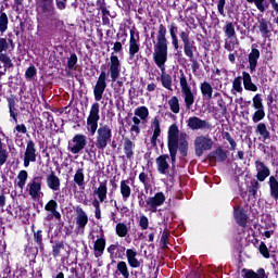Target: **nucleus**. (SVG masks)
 <instances>
[{
	"label": "nucleus",
	"mask_w": 278,
	"mask_h": 278,
	"mask_svg": "<svg viewBox=\"0 0 278 278\" xmlns=\"http://www.w3.org/2000/svg\"><path fill=\"white\" fill-rule=\"evenodd\" d=\"M42 181H45V176L39 174L35 176L28 184V192L33 199H38V197H40Z\"/></svg>",
	"instance_id": "11"
},
{
	"label": "nucleus",
	"mask_w": 278,
	"mask_h": 278,
	"mask_svg": "<svg viewBox=\"0 0 278 278\" xmlns=\"http://www.w3.org/2000/svg\"><path fill=\"white\" fill-rule=\"evenodd\" d=\"M106 80H108V73L105 72V65H102L101 73L93 88V97L96 101H101V99H103V92H105V88H108Z\"/></svg>",
	"instance_id": "7"
},
{
	"label": "nucleus",
	"mask_w": 278,
	"mask_h": 278,
	"mask_svg": "<svg viewBox=\"0 0 278 278\" xmlns=\"http://www.w3.org/2000/svg\"><path fill=\"white\" fill-rule=\"evenodd\" d=\"M36 75H37V71H36V66L34 65H30L25 72L26 79H34Z\"/></svg>",
	"instance_id": "62"
},
{
	"label": "nucleus",
	"mask_w": 278,
	"mask_h": 278,
	"mask_svg": "<svg viewBox=\"0 0 278 278\" xmlns=\"http://www.w3.org/2000/svg\"><path fill=\"white\" fill-rule=\"evenodd\" d=\"M115 232L118 238H125L127 237V233H129V229L125 223H117L115 226Z\"/></svg>",
	"instance_id": "41"
},
{
	"label": "nucleus",
	"mask_w": 278,
	"mask_h": 278,
	"mask_svg": "<svg viewBox=\"0 0 278 278\" xmlns=\"http://www.w3.org/2000/svg\"><path fill=\"white\" fill-rule=\"evenodd\" d=\"M260 55H261L260 50L256 48H252L251 52L248 54L250 73H255V70L257 68V61L260 60Z\"/></svg>",
	"instance_id": "20"
},
{
	"label": "nucleus",
	"mask_w": 278,
	"mask_h": 278,
	"mask_svg": "<svg viewBox=\"0 0 278 278\" xmlns=\"http://www.w3.org/2000/svg\"><path fill=\"white\" fill-rule=\"evenodd\" d=\"M127 263L130 268H140V261H138V252L134 249L126 250Z\"/></svg>",
	"instance_id": "23"
},
{
	"label": "nucleus",
	"mask_w": 278,
	"mask_h": 278,
	"mask_svg": "<svg viewBox=\"0 0 278 278\" xmlns=\"http://www.w3.org/2000/svg\"><path fill=\"white\" fill-rule=\"evenodd\" d=\"M222 138L224 140H227V142H229L231 151H236V147H238V143L233 138H231V134L229 131L223 130Z\"/></svg>",
	"instance_id": "48"
},
{
	"label": "nucleus",
	"mask_w": 278,
	"mask_h": 278,
	"mask_svg": "<svg viewBox=\"0 0 278 278\" xmlns=\"http://www.w3.org/2000/svg\"><path fill=\"white\" fill-rule=\"evenodd\" d=\"M129 180H122L119 190L122 194L123 201H128L129 197H131V187H129Z\"/></svg>",
	"instance_id": "37"
},
{
	"label": "nucleus",
	"mask_w": 278,
	"mask_h": 278,
	"mask_svg": "<svg viewBox=\"0 0 278 278\" xmlns=\"http://www.w3.org/2000/svg\"><path fill=\"white\" fill-rule=\"evenodd\" d=\"M217 12L220 16H225V5H227V0H216Z\"/></svg>",
	"instance_id": "60"
},
{
	"label": "nucleus",
	"mask_w": 278,
	"mask_h": 278,
	"mask_svg": "<svg viewBox=\"0 0 278 278\" xmlns=\"http://www.w3.org/2000/svg\"><path fill=\"white\" fill-rule=\"evenodd\" d=\"M77 216H76V225L77 229H86V225H88V215L84 211V208H77Z\"/></svg>",
	"instance_id": "29"
},
{
	"label": "nucleus",
	"mask_w": 278,
	"mask_h": 278,
	"mask_svg": "<svg viewBox=\"0 0 278 278\" xmlns=\"http://www.w3.org/2000/svg\"><path fill=\"white\" fill-rule=\"evenodd\" d=\"M265 117H266V112L264 111V109H258L254 112L252 116V121L253 123H260V121H264Z\"/></svg>",
	"instance_id": "52"
},
{
	"label": "nucleus",
	"mask_w": 278,
	"mask_h": 278,
	"mask_svg": "<svg viewBox=\"0 0 278 278\" xmlns=\"http://www.w3.org/2000/svg\"><path fill=\"white\" fill-rule=\"evenodd\" d=\"M257 28L262 38H264L265 40L273 36V24L266 18L262 17L261 20H258Z\"/></svg>",
	"instance_id": "17"
},
{
	"label": "nucleus",
	"mask_w": 278,
	"mask_h": 278,
	"mask_svg": "<svg viewBox=\"0 0 278 278\" xmlns=\"http://www.w3.org/2000/svg\"><path fill=\"white\" fill-rule=\"evenodd\" d=\"M169 29V36L172 39V45L175 49V51L179 50V37H177V34H179V27L175 22H172L170 25H168Z\"/></svg>",
	"instance_id": "21"
},
{
	"label": "nucleus",
	"mask_w": 278,
	"mask_h": 278,
	"mask_svg": "<svg viewBox=\"0 0 278 278\" xmlns=\"http://www.w3.org/2000/svg\"><path fill=\"white\" fill-rule=\"evenodd\" d=\"M257 190H260V180L252 179L248 187V192L255 199V197H257Z\"/></svg>",
	"instance_id": "44"
},
{
	"label": "nucleus",
	"mask_w": 278,
	"mask_h": 278,
	"mask_svg": "<svg viewBox=\"0 0 278 278\" xmlns=\"http://www.w3.org/2000/svg\"><path fill=\"white\" fill-rule=\"evenodd\" d=\"M135 116H138L141 121L149 118V109L147 106H138L135 110Z\"/></svg>",
	"instance_id": "46"
},
{
	"label": "nucleus",
	"mask_w": 278,
	"mask_h": 278,
	"mask_svg": "<svg viewBox=\"0 0 278 278\" xmlns=\"http://www.w3.org/2000/svg\"><path fill=\"white\" fill-rule=\"evenodd\" d=\"M94 257H101L105 251V238H99L93 244Z\"/></svg>",
	"instance_id": "36"
},
{
	"label": "nucleus",
	"mask_w": 278,
	"mask_h": 278,
	"mask_svg": "<svg viewBox=\"0 0 278 278\" xmlns=\"http://www.w3.org/2000/svg\"><path fill=\"white\" fill-rule=\"evenodd\" d=\"M8 157H10V153L5 147L0 148V167L8 162Z\"/></svg>",
	"instance_id": "57"
},
{
	"label": "nucleus",
	"mask_w": 278,
	"mask_h": 278,
	"mask_svg": "<svg viewBox=\"0 0 278 278\" xmlns=\"http://www.w3.org/2000/svg\"><path fill=\"white\" fill-rule=\"evenodd\" d=\"M10 49V43L7 38L0 37V55H7L3 51H8Z\"/></svg>",
	"instance_id": "59"
},
{
	"label": "nucleus",
	"mask_w": 278,
	"mask_h": 278,
	"mask_svg": "<svg viewBox=\"0 0 278 278\" xmlns=\"http://www.w3.org/2000/svg\"><path fill=\"white\" fill-rule=\"evenodd\" d=\"M139 226L142 230L149 229V217L144 215L140 216Z\"/></svg>",
	"instance_id": "63"
},
{
	"label": "nucleus",
	"mask_w": 278,
	"mask_h": 278,
	"mask_svg": "<svg viewBox=\"0 0 278 278\" xmlns=\"http://www.w3.org/2000/svg\"><path fill=\"white\" fill-rule=\"evenodd\" d=\"M136 149V143L129 138L124 139V153L127 160H134V150Z\"/></svg>",
	"instance_id": "34"
},
{
	"label": "nucleus",
	"mask_w": 278,
	"mask_h": 278,
	"mask_svg": "<svg viewBox=\"0 0 278 278\" xmlns=\"http://www.w3.org/2000/svg\"><path fill=\"white\" fill-rule=\"evenodd\" d=\"M235 219L239 227H247V223H249V215H247V211H244V208L235 210Z\"/></svg>",
	"instance_id": "27"
},
{
	"label": "nucleus",
	"mask_w": 278,
	"mask_h": 278,
	"mask_svg": "<svg viewBox=\"0 0 278 278\" xmlns=\"http://www.w3.org/2000/svg\"><path fill=\"white\" fill-rule=\"evenodd\" d=\"M200 90L203 99H206L207 101H211L213 94H214V88L212 85L207 81H203L200 85Z\"/></svg>",
	"instance_id": "32"
},
{
	"label": "nucleus",
	"mask_w": 278,
	"mask_h": 278,
	"mask_svg": "<svg viewBox=\"0 0 278 278\" xmlns=\"http://www.w3.org/2000/svg\"><path fill=\"white\" fill-rule=\"evenodd\" d=\"M193 144L197 157H202L205 151H212V148L214 147V141L212 140V138L205 135H200L195 137Z\"/></svg>",
	"instance_id": "6"
},
{
	"label": "nucleus",
	"mask_w": 278,
	"mask_h": 278,
	"mask_svg": "<svg viewBox=\"0 0 278 278\" xmlns=\"http://www.w3.org/2000/svg\"><path fill=\"white\" fill-rule=\"evenodd\" d=\"M161 75V84L163 88H166V90H173V77L169 74H165L164 71H162Z\"/></svg>",
	"instance_id": "39"
},
{
	"label": "nucleus",
	"mask_w": 278,
	"mask_h": 278,
	"mask_svg": "<svg viewBox=\"0 0 278 278\" xmlns=\"http://www.w3.org/2000/svg\"><path fill=\"white\" fill-rule=\"evenodd\" d=\"M127 251V249L125 248V245H117V250H115V254L113 256V258L115 260H125V252Z\"/></svg>",
	"instance_id": "55"
},
{
	"label": "nucleus",
	"mask_w": 278,
	"mask_h": 278,
	"mask_svg": "<svg viewBox=\"0 0 278 278\" xmlns=\"http://www.w3.org/2000/svg\"><path fill=\"white\" fill-rule=\"evenodd\" d=\"M10 21L8 20V14L3 12V9L0 10V31L5 34L8 31V25Z\"/></svg>",
	"instance_id": "40"
},
{
	"label": "nucleus",
	"mask_w": 278,
	"mask_h": 278,
	"mask_svg": "<svg viewBox=\"0 0 278 278\" xmlns=\"http://www.w3.org/2000/svg\"><path fill=\"white\" fill-rule=\"evenodd\" d=\"M50 244H52V255H53V257H61L62 256V251H64V249H65L64 240H61V241L50 240Z\"/></svg>",
	"instance_id": "35"
},
{
	"label": "nucleus",
	"mask_w": 278,
	"mask_h": 278,
	"mask_svg": "<svg viewBox=\"0 0 278 278\" xmlns=\"http://www.w3.org/2000/svg\"><path fill=\"white\" fill-rule=\"evenodd\" d=\"M258 251H260L261 255L265 257V260L270 258V250H268V247L266 245V243L264 241H262L260 243Z\"/></svg>",
	"instance_id": "53"
},
{
	"label": "nucleus",
	"mask_w": 278,
	"mask_h": 278,
	"mask_svg": "<svg viewBox=\"0 0 278 278\" xmlns=\"http://www.w3.org/2000/svg\"><path fill=\"white\" fill-rule=\"evenodd\" d=\"M46 212H51V214L54 216L55 220H62V214L58 212V202L55 200H50L45 205Z\"/></svg>",
	"instance_id": "33"
},
{
	"label": "nucleus",
	"mask_w": 278,
	"mask_h": 278,
	"mask_svg": "<svg viewBox=\"0 0 278 278\" xmlns=\"http://www.w3.org/2000/svg\"><path fill=\"white\" fill-rule=\"evenodd\" d=\"M38 152L36 150V143L34 140H28L24 152V167L29 168V164H31V162H36Z\"/></svg>",
	"instance_id": "10"
},
{
	"label": "nucleus",
	"mask_w": 278,
	"mask_h": 278,
	"mask_svg": "<svg viewBox=\"0 0 278 278\" xmlns=\"http://www.w3.org/2000/svg\"><path fill=\"white\" fill-rule=\"evenodd\" d=\"M232 90H235V92H242V77L238 76L233 79Z\"/></svg>",
	"instance_id": "58"
},
{
	"label": "nucleus",
	"mask_w": 278,
	"mask_h": 278,
	"mask_svg": "<svg viewBox=\"0 0 278 278\" xmlns=\"http://www.w3.org/2000/svg\"><path fill=\"white\" fill-rule=\"evenodd\" d=\"M168 105H169V109L173 112V114H179V112H180L179 98H177V96H173L168 100Z\"/></svg>",
	"instance_id": "42"
},
{
	"label": "nucleus",
	"mask_w": 278,
	"mask_h": 278,
	"mask_svg": "<svg viewBox=\"0 0 278 278\" xmlns=\"http://www.w3.org/2000/svg\"><path fill=\"white\" fill-rule=\"evenodd\" d=\"M268 186H269L270 198L274 201H276V203H278V180H277V177L270 176L269 181H268Z\"/></svg>",
	"instance_id": "31"
},
{
	"label": "nucleus",
	"mask_w": 278,
	"mask_h": 278,
	"mask_svg": "<svg viewBox=\"0 0 278 278\" xmlns=\"http://www.w3.org/2000/svg\"><path fill=\"white\" fill-rule=\"evenodd\" d=\"M167 149L169 151L168 154H161L155 159L157 173L160 175H168L170 179L175 178V172L170 173V164L172 170H175V164H177V152L179 151L182 157H188V134L181 132L179 136V126L177 124H172L167 131ZM170 159V164H168V160Z\"/></svg>",
	"instance_id": "1"
},
{
	"label": "nucleus",
	"mask_w": 278,
	"mask_h": 278,
	"mask_svg": "<svg viewBox=\"0 0 278 278\" xmlns=\"http://www.w3.org/2000/svg\"><path fill=\"white\" fill-rule=\"evenodd\" d=\"M214 98L217 99V105L223 110V112H227V105L225 104V100L223 99V96L220 92L216 91L214 93Z\"/></svg>",
	"instance_id": "56"
},
{
	"label": "nucleus",
	"mask_w": 278,
	"mask_h": 278,
	"mask_svg": "<svg viewBox=\"0 0 278 278\" xmlns=\"http://www.w3.org/2000/svg\"><path fill=\"white\" fill-rule=\"evenodd\" d=\"M248 3H254L256 10L264 14L266 12V8H268V2L266 0H247ZM265 3V4H264Z\"/></svg>",
	"instance_id": "43"
},
{
	"label": "nucleus",
	"mask_w": 278,
	"mask_h": 278,
	"mask_svg": "<svg viewBox=\"0 0 278 278\" xmlns=\"http://www.w3.org/2000/svg\"><path fill=\"white\" fill-rule=\"evenodd\" d=\"M225 35L227 36V38H237L236 26H233V23L231 22L226 23Z\"/></svg>",
	"instance_id": "49"
},
{
	"label": "nucleus",
	"mask_w": 278,
	"mask_h": 278,
	"mask_svg": "<svg viewBox=\"0 0 278 278\" xmlns=\"http://www.w3.org/2000/svg\"><path fill=\"white\" fill-rule=\"evenodd\" d=\"M38 8H40L42 14H46L47 18L55 16V4L53 0H36Z\"/></svg>",
	"instance_id": "15"
},
{
	"label": "nucleus",
	"mask_w": 278,
	"mask_h": 278,
	"mask_svg": "<svg viewBox=\"0 0 278 278\" xmlns=\"http://www.w3.org/2000/svg\"><path fill=\"white\" fill-rule=\"evenodd\" d=\"M241 273L243 274V278H268L266 270L262 267L257 269V273H255L253 269L247 268H243Z\"/></svg>",
	"instance_id": "26"
},
{
	"label": "nucleus",
	"mask_w": 278,
	"mask_h": 278,
	"mask_svg": "<svg viewBox=\"0 0 278 278\" xmlns=\"http://www.w3.org/2000/svg\"><path fill=\"white\" fill-rule=\"evenodd\" d=\"M187 127L191 129V131H199V130H212V124L205 119H202L198 116H191L187 121Z\"/></svg>",
	"instance_id": "9"
},
{
	"label": "nucleus",
	"mask_w": 278,
	"mask_h": 278,
	"mask_svg": "<svg viewBox=\"0 0 278 278\" xmlns=\"http://www.w3.org/2000/svg\"><path fill=\"white\" fill-rule=\"evenodd\" d=\"M180 74V88L185 99V108L186 110H192V105H194V93L192 92V88L188 85V78L186 74H184V70L179 71Z\"/></svg>",
	"instance_id": "4"
},
{
	"label": "nucleus",
	"mask_w": 278,
	"mask_h": 278,
	"mask_svg": "<svg viewBox=\"0 0 278 278\" xmlns=\"http://www.w3.org/2000/svg\"><path fill=\"white\" fill-rule=\"evenodd\" d=\"M164 201H166L164 192H156L154 197H149L147 199V208L149 212L155 213L157 212V207L164 205Z\"/></svg>",
	"instance_id": "13"
},
{
	"label": "nucleus",
	"mask_w": 278,
	"mask_h": 278,
	"mask_svg": "<svg viewBox=\"0 0 278 278\" xmlns=\"http://www.w3.org/2000/svg\"><path fill=\"white\" fill-rule=\"evenodd\" d=\"M33 240L37 247H39L40 253H45V231L33 230Z\"/></svg>",
	"instance_id": "30"
},
{
	"label": "nucleus",
	"mask_w": 278,
	"mask_h": 278,
	"mask_svg": "<svg viewBox=\"0 0 278 278\" xmlns=\"http://www.w3.org/2000/svg\"><path fill=\"white\" fill-rule=\"evenodd\" d=\"M96 8L99 12H102V14H110V10L108 9V3L105 0H97Z\"/></svg>",
	"instance_id": "51"
},
{
	"label": "nucleus",
	"mask_w": 278,
	"mask_h": 278,
	"mask_svg": "<svg viewBox=\"0 0 278 278\" xmlns=\"http://www.w3.org/2000/svg\"><path fill=\"white\" fill-rule=\"evenodd\" d=\"M227 157V150L223 149V147H218L207 155L210 162H226Z\"/></svg>",
	"instance_id": "18"
},
{
	"label": "nucleus",
	"mask_w": 278,
	"mask_h": 278,
	"mask_svg": "<svg viewBox=\"0 0 278 278\" xmlns=\"http://www.w3.org/2000/svg\"><path fill=\"white\" fill-rule=\"evenodd\" d=\"M138 199V203H139V207H147V200L144 201V199H147V195L144 194V192H140L137 195Z\"/></svg>",
	"instance_id": "64"
},
{
	"label": "nucleus",
	"mask_w": 278,
	"mask_h": 278,
	"mask_svg": "<svg viewBox=\"0 0 278 278\" xmlns=\"http://www.w3.org/2000/svg\"><path fill=\"white\" fill-rule=\"evenodd\" d=\"M77 62H78V58L77 54L75 52H73L70 58H67V65L66 68L68 71H77Z\"/></svg>",
	"instance_id": "45"
},
{
	"label": "nucleus",
	"mask_w": 278,
	"mask_h": 278,
	"mask_svg": "<svg viewBox=\"0 0 278 278\" xmlns=\"http://www.w3.org/2000/svg\"><path fill=\"white\" fill-rule=\"evenodd\" d=\"M243 88L248 92H257V85L254 84L253 78L249 72H242Z\"/></svg>",
	"instance_id": "22"
},
{
	"label": "nucleus",
	"mask_w": 278,
	"mask_h": 278,
	"mask_svg": "<svg viewBox=\"0 0 278 278\" xmlns=\"http://www.w3.org/2000/svg\"><path fill=\"white\" fill-rule=\"evenodd\" d=\"M101 104L94 102L91 105L89 115L87 117V130L91 136L97 134L96 138V149L98 151H105L108 144L112 142V128L109 125H102L99 127V121H101V115H99Z\"/></svg>",
	"instance_id": "2"
},
{
	"label": "nucleus",
	"mask_w": 278,
	"mask_h": 278,
	"mask_svg": "<svg viewBox=\"0 0 278 278\" xmlns=\"http://www.w3.org/2000/svg\"><path fill=\"white\" fill-rule=\"evenodd\" d=\"M109 73L111 75V81L113 83L121 77V60L114 52H112L110 56Z\"/></svg>",
	"instance_id": "14"
},
{
	"label": "nucleus",
	"mask_w": 278,
	"mask_h": 278,
	"mask_svg": "<svg viewBox=\"0 0 278 278\" xmlns=\"http://www.w3.org/2000/svg\"><path fill=\"white\" fill-rule=\"evenodd\" d=\"M255 134H258V136H261L260 140H262L263 142H266V140H270V130L263 122L256 125Z\"/></svg>",
	"instance_id": "24"
},
{
	"label": "nucleus",
	"mask_w": 278,
	"mask_h": 278,
	"mask_svg": "<svg viewBox=\"0 0 278 278\" xmlns=\"http://www.w3.org/2000/svg\"><path fill=\"white\" fill-rule=\"evenodd\" d=\"M86 176L84 175V168H78L74 175V182L79 188L86 186Z\"/></svg>",
	"instance_id": "38"
},
{
	"label": "nucleus",
	"mask_w": 278,
	"mask_h": 278,
	"mask_svg": "<svg viewBox=\"0 0 278 278\" xmlns=\"http://www.w3.org/2000/svg\"><path fill=\"white\" fill-rule=\"evenodd\" d=\"M87 144L88 140L86 135L77 134L72 138L71 141H68L67 151H70V153H73V155H77L86 149Z\"/></svg>",
	"instance_id": "8"
},
{
	"label": "nucleus",
	"mask_w": 278,
	"mask_h": 278,
	"mask_svg": "<svg viewBox=\"0 0 278 278\" xmlns=\"http://www.w3.org/2000/svg\"><path fill=\"white\" fill-rule=\"evenodd\" d=\"M152 127L154 128L153 135L150 139L152 149H157V139L162 136V127L160 126V119L154 117L152 121Z\"/></svg>",
	"instance_id": "19"
},
{
	"label": "nucleus",
	"mask_w": 278,
	"mask_h": 278,
	"mask_svg": "<svg viewBox=\"0 0 278 278\" xmlns=\"http://www.w3.org/2000/svg\"><path fill=\"white\" fill-rule=\"evenodd\" d=\"M46 184L49 190H52V192H60L62 181L60 180V177L55 175V172L52 170L50 174L46 176Z\"/></svg>",
	"instance_id": "16"
},
{
	"label": "nucleus",
	"mask_w": 278,
	"mask_h": 278,
	"mask_svg": "<svg viewBox=\"0 0 278 278\" xmlns=\"http://www.w3.org/2000/svg\"><path fill=\"white\" fill-rule=\"evenodd\" d=\"M179 38L182 42L184 53L189 60H194V52H197V45L190 38V30L185 29L179 31Z\"/></svg>",
	"instance_id": "5"
},
{
	"label": "nucleus",
	"mask_w": 278,
	"mask_h": 278,
	"mask_svg": "<svg viewBox=\"0 0 278 278\" xmlns=\"http://www.w3.org/2000/svg\"><path fill=\"white\" fill-rule=\"evenodd\" d=\"M253 108L254 110H264V102L262 100V94L256 93L253 99Z\"/></svg>",
	"instance_id": "50"
},
{
	"label": "nucleus",
	"mask_w": 278,
	"mask_h": 278,
	"mask_svg": "<svg viewBox=\"0 0 278 278\" xmlns=\"http://www.w3.org/2000/svg\"><path fill=\"white\" fill-rule=\"evenodd\" d=\"M93 194H97L100 203H105V199H108V181L100 182L99 187L93 190Z\"/></svg>",
	"instance_id": "28"
},
{
	"label": "nucleus",
	"mask_w": 278,
	"mask_h": 278,
	"mask_svg": "<svg viewBox=\"0 0 278 278\" xmlns=\"http://www.w3.org/2000/svg\"><path fill=\"white\" fill-rule=\"evenodd\" d=\"M270 177V169H262L256 172V181H266Z\"/></svg>",
	"instance_id": "54"
},
{
	"label": "nucleus",
	"mask_w": 278,
	"mask_h": 278,
	"mask_svg": "<svg viewBox=\"0 0 278 278\" xmlns=\"http://www.w3.org/2000/svg\"><path fill=\"white\" fill-rule=\"evenodd\" d=\"M140 33H136L135 29H130V39H129V60L136 58V53H140Z\"/></svg>",
	"instance_id": "12"
},
{
	"label": "nucleus",
	"mask_w": 278,
	"mask_h": 278,
	"mask_svg": "<svg viewBox=\"0 0 278 278\" xmlns=\"http://www.w3.org/2000/svg\"><path fill=\"white\" fill-rule=\"evenodd\" d=\"M168 238H170V232H168V230H164L161 236V243L163 249H168Z\"/></svg>",
	"instance_id": "61"
},
{
	"label": "nucleus",
	"mask_w": 278,
	"mask_h": 278,
	"mask_svg": "<svg viewBox=\"0 0 278 278\" xmlns=\"http://www.w3.org/2000/svg\"><path fill=\"white\" fill-rule=\"evenodd\" d=\"M166 26L159 25V30L155 38V28L150 34V38L154 45L153 60L161 71H166V62H168V38H166Z\"/></svg>",
	"instance_id": "3"
},
{
	"label": "nucleus",
	"mask_w": 278,
	"mask_h": 278,
	"mask_svg": "<svg viewBox=\"0 0 278 278\" xmlns=\"http://www.w3.org/2000/svg\"><path fill=\"white\" fill-rule=\"evenodd\" d=\"M7 101L11 118H13L15 123H18V112H16V97L12 94L11 97L7 98Z\"/></svg>",
	"instance_id": "25"
},
{
	"label": "nucleus",
	"mask_w": 278,
	"mask_h": 278,
	"mask_svg": "<svg viewBox=\"0 0 278 278\" xmlns=\"http://www.w3.org/2000/svg\"><path fill=\"white\" fill-rule=\"evenodd\" d=\"M27 177H29V174L27 173V170L22 169L18 175H17V186L18 188H21V190H23V188H25V184H27Z\"/></svg>",
	"instance_id": "47"
}]
</instances>
